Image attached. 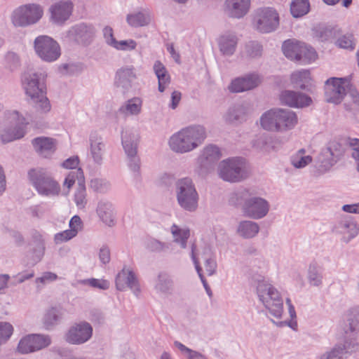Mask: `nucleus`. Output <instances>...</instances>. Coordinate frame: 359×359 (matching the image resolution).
<instances>
[{
	"instance_id": "f257e3e1",
	"label": "nucleus",
	"mask_w": 359,
	"mask_h": 359,
	"mask_svg": "<svg viewBox=\"0 0 359 359\" xmlns=\"http://www.w3.org/2000/svg\"><path fill=\"white\" fill-rule=\"evenodd\" d=\"M46 72L39 69L30 68L21 75L20 82L25 95L34 108L39 113L50 111L51 106L46 95Z\"/></svg>"
},
{
	"instance_id": "f03ea898",
	"label": "nucleus",
	"mask_w": 359,
	"mask_h": 359,
	"mask_svg": "<svg viewBox=\"0 0 359 359\" xmlns=\"http://www.w3.org/2000/svg\"><path fill=\"white\" fill-rule=\"evenodd\" d=\"M32 116L25 109H4L0 104V139L8 143L23 137Z\"/></svg>"
},
{
	"instance_id": "7ed1b4c3",
	"label": "nucleus",
	"mask_w": 359,
	"mask_h": 359,
	"mask_svg": "<svg viewBox=\"0 0 359 359\" xmlns=\"http://www.w3.org/2000/svg\"><path fill=\"white\" fill-rule=\"evenodd\" d=\"M206 137L205 128L202 125L193 124L173 133L168 140V145L173 152L183 154L198 148Z\"/></svg>"
},
{
	"instance_id": "20e7f679",
	"label": "nucleus",
	"mask_w": 359,
	"mask_h": 359,
	"mask_svg": "<svg viewBox=\"0 0 359 359\" xmlns=\"http://www.w3.org/2000/svg\"><path fill=\"white\" fill-rule=\"evenodd\" d=\"M256 292L259 301L274 318L280 319L283 313V300L278 290L267 280H257Z\"/></svg>"
},
{
	"instance_id": "39448f33",
	"label": "nucleus",
	"mask_w": 359,
	"mask_h": 359,
	"mask_svg": "<svg viewBox=\"0 0 359 359\" xmlns=\"http://www.w3.org/2000/svg\"><path fill=\"white\" fill-rule=\"evenodd\" d=\"M175 195L178 205L188 212H195L198 207L199 195L191 179L184 177L175 184Z\"/></svg>"
},
{
	"instance_id": "423d86ee",
	"label": "nucleus",
	"mask_w": 359,
	"mask_h": 359,
	"mask_svg": "<svg viewBox=\"0 0 359 359\" xmlns=\"http://www.w3.org/2000/svg\"><path fill=\"white\" fill-rule=\"evenodd\" d=\"M29 179L38 194L43 196H57L60 184L44 169H32L28 172Z\"/></svg>"
},
{
	"instance_id": "0eeeda50",
	"label": "nucleus",
	"mask_w": 359,
	"mask_h": 359,
	"mask_svg": "<svg viewBox=\"0 0 359 359\" xmlns=\"http://www.w3.org/2000/svg\"><path fill=\"white\" fill-rule=\"evenodd\" d=\"M43 8L37 4H27L15 8L11 15L15 27H25L37 23L43 17Z\"/></svg>"
},
{
	"instance_id": "6e6552de",
	"label": "nucleus",
	"mask_w": 359,
	"mask_h": 359,
	"mask_svg": "<svg viewBox=\"0 0 359 359\" xmlns=\"http://www.w3.org/2000/svg\"><path fill=\"white\" fill-rule=\"evenodd\" d=\"M219 177L224 181L238 182L248 176L245 164L240 158H229L222 161L217 166Z\"/></svg>"
},
{
	"instance_id": "1a4fd4ad",
	"label": "nucleus",
	"mask_w": 359,
	"mask_h": 359,
	"mask_svg": "<svg viewBox=\"0 0 359 359\" xmlns=\"http://www.w3.org/2000/svg\"><path fill=\"white\" fill-rule=\"evenodd\" d=\"M34 48L37 56L48 62L57 60L61 55L59 43L47 35L37 36L34 41Z\"/></svg>"
},
{
	"instance_id": "9d476101",
	"label": "nucleus",
	"mask_w": 359,
	"mask_h": 359,
	"mask_svg": "<svg viewBox=\"0 0 359 359\" xmlns=\"http://www.w3.org/2000/svg\"><path fill=\"white\" fill-rule=\"evenodd\" d=\"M279 25V15L277 11L271 7L259 8L256 10L254 16V26L262 33L275 31Z\"/></svg>"
},
{
	"instance_id": "9b49d317",
	"label": "nucleus",
	"mask_w": 359,
	"mask_h": 359,
	"mask_svg": "<svg viewBox=\"0 0 359 359\" xmlns=\"http://www.w3.org/2000/svg\"><path fill=\"white\" fill-rule=\"evenodd\" d=\"M122 144L128 156V165L130 170L138 174L140 169V160L137 156L138 134L133 131L122 132Z\"/></svg>"
},
{
	"instance_id": "f8f14e48",
	"label": "nucleus",
	"mask_w": 359,
	"mask_h": 359,
	"mask_svg": "<svg viewBox=\"0 0 359 359\" xmlns=\"http://www.w3.org/2000/svg\"><path fill=\"white\" fill-rule=\"evenodd\" d=\"M350 82L345 78L332 77L325 83V97L327 102L339 104L346 95Z\"/></svg>"
},
{
	"instance_id": "ddd939ff",
	"label": "nucleus",
	"mask_w": 359,
	"mask_h": 359,
	"mask_svg": "<svg viewBox=\"0 0 359 359\" xmlns=\"http://www.w3.org/2000/svg\"><path fill=\"white\" fill-rule=\"evenodd\" d=\"M50 344L51 339L48 335L30 334L20 339L16 350L20 354H28L45 348Z\"/></svg>"
},
{
	"instance_id": "4468645a",
	"label": "nucleus",
	"mask_w": 359,
	"mask_h": 359,
	"mask_svg": "<svg viewBox=\"0 0 359 359\" xmlns=\"http://www.w3.org/2000/svg\"><path fill=\"white\" fill-rule=\"evenodd\" d=\"M270 209L269 203L264 198L251 196L244 200L242 205L243 215L252 219H260L268 214Z\"/></svg>"
},
{
	"instance_id": "2eb2a0df",
	"label": "nucleus",
	"mask_w": 359,
	"mask_h": 359,
	"mask_svg": "<svg viewBox=\"0 0 359 359\" xmlns=\"http://www.w3.org/2000/svg\"><path fill=\"white\" fill-rule=\"evenodd\" d=\"M332 231L341 236L342 242L348 243L358 235L359 226L353 217L344 215L334 223Z\"/></svg>"
},
{
	"instance_id": "dca6fc26",
	"label": "nucleus",
	"mask_w": 359,
	"mask_h": 359,
	"mask_svg": "<svg viewBox=\"0 0 359 359\" xmlns=\"http://www.w3.org/2000/svg\"><path fill=\"white\" fill-rule=\"evenodd\" d=\"M95 29L93 26L80 23L72 27L65 34V39L69 42L88 45L93 39Z\"/></svg>"
},
{
	"instance_id": "f3484780",
	"label": "nucleus",
	"mask_w": 359,
	"mask_h": 359,
	"mask_svg": "<svg viewBox=\"0 0 359 359\" xmlns=\"http://www.w3.org/2000/svg\"><path fill=\"white\" fill-rule=\"evenodd\" d=\"M93 330L91 325L87 322L75 323L66 333L65 340L70 344H83L92 337Z\"/></svg>"
},
{
	"instance_id": "a211bd4d",
	"label": "nucleus",
	"mask_w": 359,
	"mask_h": 359,
	"mask_svg": "<svg viewBox=\"0 0 359 359\" xmlns=\"http://www.w3.org/2000/svg\"><path fill=\"white\" fill-rule=\"evenodd\" d=\"M115 283L116 289L119 291H124L128 287L136 297H138L141 293L138 280L133 271L129 267L124 266L118 273Z\"/></svg>"
},
{
	"instance_id": "6ab92c4d",
	"label": "nucleus",
	"mask_w": 359,
	"mask_h": 359,
	"mask_svg": "<svg viewBox=\"0 0 359 359\" xmlns=\"http://www.w3.org/2000/svg\"><path fill=\"white\" fill-rule=\"evenodd\" d=\"M262 82L261 76L255 72L236 78L231 82L229 90L232 93H241L257 88Z\"/></svg>"
},
{
	"instance_id": "aec40b11",
	"label": "nucleus",
	"mask_w": 359,
	"mask_h": 359,
	"mask_svg": "<svg viewBox=\"0 0 359 359\" xmlns=\"http://www.w3.org/2000/svg\"><path fill=\"white\" fill-rule=\"evenodd\" d=\"M250 6V0H225L224 12L230 18L241 19L249 13Z\"/></svg>"
},
{
	"instance_id": "412c9836",
	"label": "nucleus",
	"mask_w": 359,
	"mask_h": 359,
	"mask_svg": "<svg viewBox=\"0 0 359 359\" xmlns=\"http://www.w3.org/2000/svg\"><path fill=\"white\" fill-rule=\"evenodd\" d=\"M280 101L282 104L292 108H303L309 106L311 98L300 92L293 90H284L280 95Z\"/></svg>"
},
{
	"instance_id": "4be33fe9",
	"label": "nucleus",
	"mask_w": 359,
	"mask_h": 359,
	"mask_svg": "<svg viewBox=\"0 0 359 359\" xmlns=\"http://www.w3.org/2000/svg\"><path fill=\"white\" fill-rule=\"evenodd\" d=\"M72 8L70 1H60L52 5L49 8L50 20L57 24L63 23L69 18Z\"/></svg>"
},
{
	"instance_id": "5701e85b",
	"label": "nucleus",
	"mask_w": 359,
	"mask_h": 359,
	"mask_svg": "<svg viewBox=\"0 0 359 359\" xmlns=\"http://www.w3.org/2000/svg\"><path fill=\"white\" fill-rule=\"evenodd\" d=\"M89 142L90 155L93 162L97 165H101L106 150V145L102 137L96 133H92L90 135Z\"/></svg>"
},
{
	"instance_id": "b1692460",
	"label": "nucleus",
	"mask_w": 359,
	"mask_h": 359,
	"mask_svg": "<svg viewBox=\"0 0 359 359\" xmlns=\"http://www.w3.org/2000/svg\"><path fill=\"white\" fill-rule=\"evenodd\" d=\"M298 123L296 112L288 109L278 108V133H285L295 128Z\"/></svg>"
},
{
	"instance_id": "393cba45",
	"label": "nucleus",
	"mask_w": 359,
	"mask_h": 359,
	"mask_svg": "<svg viewBox=\"0 0 359 359\" xmlns=\"http://www.w3.org/2000/svg\"><path fill=\"white\" fill-rule=\"evenodd\" d=\"M219 51L224 56L233 55L237 48L238 39L234 33L226 32L218 39Z\"/></svg>"
},
{
	"instance_id": "a878e982",
	"label": "nucleus",
	"mask_w": 359,
	"mask_h": 359,
	"mask_svg": "<svg viewBox=\"0 0 359 359\" xmlns=\"http://www.w3.org/2000/svg\"><path fill=\"white\" fill-rule=\"evenodd\" d=\"M96 212L106 225L109 226L114 225L116 213L111 202L105 199L100 200L97 203Z\"/></svg>"
},
{
	"instance_id": "bb28decb",
	"label": "nucleus",
	"mask_w": 359,
	"mask_h": 359,
	"mask_svg": "<svg viewBox=\"0 0 359 359\" xmlns=\"http://www.w3.org/2000/svg\"><path fill=\"white\" fill-rule=\"evenodd\" d=\"M261 128L268 132L278 133V108L264 112L259 118Z\"/></svg>"
},
{
	"instance_id": "cd10ccee",
	"label": "nucleus",
	"mask_w": 359,
	"mask_h": 359,
	"mask_svg": "<svg viewBox=\"0 0 359 359\" xmlns=\"http://www.w3.org/2000/svg\"><path fill=\"white\" fill-rule=\"evenodd\" d=\"M81 219L78 215H74L69 221V229L57 233L54 236L56 244L67 242L74 238L81 229Z\"/></svg>"
},
{
	"instance_id": "c85d7f7f",
	"label": "nucleus",
	"mask_w": 359,
	"mask_h": 359,
	"mask_svg": "<svg viewBox=\"0 0 359 359\" xmlns=\"http://www.w3.org/2000/svg\"><path fill=\"white\" fill-rule=\"evenodd\" d=\"M32 142L37 154L44 158L52 155L56 149L55 140L50 137H36Z\"/></svg>"
},
{
	"instance_id": "c756f323",
	"label": "nucleus",
	"mask_w": 359,
	"mask_h": 359,
	"mask_svg": "<svg viewBox=\"0 0 359 359\" xmlns=\"http://www.w3.org/2000/svg\"><path fill=\"white\" fill-rule=\"evenodd\" d=\"M173 288V280L170 276L165 272L159 273L154 280L155 292L160 296L168 297L172 294Z\"/></svg>"
},
{
	"instance_id": "7c9ffc66",
	"label": "nucleus",
	"mask_w": 359,
	"mask_h": 359,
	"mask_svg": "<svg viewBox=\"0 0 359 359\" xmlns=\"http://www.w3.org/2000/svg\"><path fill=\"white\" fill-rule=\"evenodd\" d=\"M135 69L133 66L122 67L116 74V83L124 89L131 87L132 82L136 79Z\"/></svg>"
},
{
	"instance_id": "2f4dec72",
	"label": "nucleus",
	"mask_w": 359,
	"mask_h": 359,
	"mask_svg": "<svg viewBox=\"0 0 359 359\" xmlns=\"http://www.w3.org/2000/svg\"><path fill=\"white\" fill-rule=\"evenodd\" d=\"M343 329L346 334L359 332V308L351 309L344 314Z\"/></svg>"
},
{
	"instance_id": "473e14b6",
	"label": "nucleus",
	"mask_w": 359,
	"mask_h": 359,
	"mask_svg": "<svg viewBox=\"0 0 359 359\" xmlns=\"http://www.w3.org/2000/svg\"><path fill=\"white\" fill-rule=\"evenodd\" d=\"M220 156L219 148L215 145L209 144L202 150L198 161L202 166L208 168L215 163Z\"/></svg>"
},
{
	"instance_id": "72a5a7b5",
	"label": "nucleus",
	"mask_w": 359,
	"mask_h": 359,
	"mask_svg": "<svg viewBox=\"0 0 359 359\" xmlns=\"http://www.w3.org/2000/svg\"><path fill=\"white\" fill-rule=\"evenodd\" d=\"M259 231V224L252 220H243L238 224L236 227V233L244 239L255 238Z\"/></svg>"
},
{
	"instance_id": "f704fd0d",
	"label": "nucleus",
	"mask_w": 359,
	"mask_h": 359,
	"mask_svg": "<svg viewBox=\"0 0 359 359\" xmlns=\"http://www.w3.org/2000/svg\"><path fill=\"white\" fill-rule=\"evenodd\" d=\"M306 278L312 287H320L323 285V270L316 262L313 261L309 264Z\"/></svg>"
},
{
	"instance_id": "c9c22d12",
	"label": "nucleus",
	"mask_w": 359,
	"mask_h": 359,
	"mask_svg": "<svg viewBox=\"0 0 359 359\" xmlns=\"http://www.w3.org/2000/svg\"><path fill=\"white\" fill-rule=\"evenodd\" d=\"M303 43V42L292 40L284 41L282 46L284 55L291 60L298 61L300 58L299 55Z\"/></svg>"
},
{
	"instance_id": "e433bc0d",
	"label": "nucleus",
	"mask_w": 359,
	"mask_h": 359,
	"mask_svg": "<svg viewBox=\"0 0 359 359\" xmlns=\"http://www.w3.org/2000/svg\"><path fill=\"white\" fill-rule=\"evenodd\" d=\"M170 232L173 241L179 244L182 248L185 249L187 240L190 236V229L187 226H180L174 224L170 227Z\"/></svg>"
},
{
	"instance_id": "4c0bfd02",
	"label": "nucleus",
	"mask_w": 359,
	"mask_h": 359,
	"mask_svg": "<svg viewBox=\"0 0 359 359\" xmlns=\"http://www.w3.org/2000/svg\"><path fill=\"white\" fill-rule=\"evenodd\" d=\"M153 68L158 78V90L163 93L170 82V75L165 67L158 60L154 62Z\"/></svg>"
},
{
	"instance_id": "58836bf2",
	"label": "nucleus",
	"mask_w": 359,
	"mask_h": 359,
	"mask_svg": "<svg viewBox=\"0 0 359 359\" xmlns=\"http://www.w3.org/2000/svg\"><path fill=\"white\" fill-rule=\"evenodd\" d=\"M142 100L135 97L127 100L120 108L119 112L126 116H137L141 113Z\"/></svg>"
},
{
	"instance_id": "ea45409f",
	"label": "nucleus",
	"mask_w": 359,
	"mask_h": 359,
	"mask_svg": "<svg viewBox=\"0 0 359 359\" xmlns=\"http://www.w3.org/2000/svg\"><path fill=\"white\" fill-rule=\"evenodd\" d=\"M150 20L149 13L146 10L130 13L126 17L127 22L133 27L146 26L150 22Z\"/></svg>"
},
{
	"instance_id": "a19ab883",
	"label": "nucleus",
	"mask_w": 359,
	"mask_h": 359,
	"mask_svg": "<svg viewBox=\"0 0 359 359\" xmlns=\"http://www.w3.org/2000/svg\"><path fill=\"white\" fill-rule=\"evenodd\" d=\"M310 4L309 0H292L290 4V12L295 18H301L309 12Z\"/></svg>"
},
{
	"instance_id": "79ce46f5",
	"label": "nucleus",
	"mask_w": 359,
	"mask_h": 359,
	"mask_svg": "<svg viewBox=\"0 0 359 359\" xmlns=\"http://www.w3.org/2000/svg\"><path fill=\"white\" fill-rule=\"evenodd\" d=\"M336 29L332 26L318 25L313 29V34L321 41H327L335 36Z\"/></svg>"
},
{
	"instance_id": "37998d69",
	"label": "nucleus",
	"mask_w": 359,
	"mask_h": 359,
	"mask_svg": "<svg viewBox=\"0 0 359 359\" xmlns=\"http://www.w3.org/2000/svg\"><path fill=\"white\" fill-rule=\"evenodd\" d=\"M290 79L295 87L304 89L311 80L310 72L306 69L294 72L291 74Z\"/></svg>"
},
{
	"instance_id": "c03bdc74",
	"label": "nucleus",
	"mask_w": 359,
	"mask_h": 359,
	"mask_svg": "<svg viewBox=\"0 0 359 359\" xmlns=\"http://www.w3.org/2000/svg\"><path fill=\"white\" fill-rule=\"evenodd\" d=\"M252 147L263 154H269L274 149L271 139L265 135L255 138L252 141Z\"/></svg>"
},
{
	"instance_id": "a18cd8bd",
	"label": "nucleus",
	"mask_w": 359,
	"mask_h": 359,
	"mask_svg": "<svg viewBox=\"0 0 359 359\" xmlns=\"http://www.w3.org/2000/svg\"><path fill=\"white\" fill-rule=\"evenodd\" d=\"M90 188L99 194H107L111 188V183L105 178L95 177L90 181Z\"/></svg>"
},
{
	"instance_id": "49530a36",
	"label": "nucleus",
	"mask_w": 359,
	"mask_h": 359,
	"mask_svg": "<svg viewBox=\"0 0 359 359\" xmlns=\"http://www.w3.org/2000/svg\"><path fill=\"white\" fill-rule=\"evenodd\" d=\"M290 161L294 168H302L311 163L312 158L305 155V150L302 149L291 156Z\"/></svg>"
},
{
	"instance_id": "de8ad7c7",
	"label": "nucleus",
	"mask_w": 359,
	"mask_h": 359,
	"mask_svg": "<svg viewBox=\"0 0 359 359\" xmlns=\"http://www.w3.org/2000/svg\"><path fill=\"white\" fill-rule=\"evenodd\" d=\"M299 57V62L304 65L310 64L316 61L318 58V54L313 48L304 43Z\"/></svg>"
},
{
	"instance_id": "09e8293b",
	"label": "nucleus",
	"mask_w": 359,
	"mask_h": 359,
	"mask_svg": "<svg viewBox=\"0 0 359 359\" xmlns=\"http://www.w3.org/2000/svg\"><path fill=\"white\" fill-rule=\"evenodd\" d=\"M191 259L194 264V266H195V269L198 274V276L203 285V287L207 292V294H208L209 297H211L212 296V291H211V289L210 287H209L205 278H204L203 273H202V269L200 266V263H199V261L196 257V245L194 243H193L191 245Z\"/></svg>"
},
{
	"instance_id": "8fccbe9b",
	"label": "nucleus",
	"mask_w": 359,
	"mask_h": 359,
	"mask_svg": "<svg viewBox=\"0 0 359 359\" xmlns=\"http://www.w3.org/2000/svg\"><path fill=\"white\" fill-rule=\"evenodd\" d=\"M327 156H331L338 161L343 156L344 149L343 146L337 141H330L327 147L322 149Z\"/></svg>"
},
{
	"instance_id": "3c124183",
	"label": "nucleus",
	"mask_w": 359,
	"mask_h": 359,
	"mask_svg": "<svg viewBox=\"0 0 359 359\" xmlns=\"http://www.w3.org/2000/svg\"><path fill=\"white\" fill-rule=\"evenodd\" d=\"M174 345L179 349L181 353L186 359H208V357L203 353L192 350L178 341L174 342Z\"/></svg>"
},
{
	"instance_id": "603ef678",
	"label": "nucleus",
	"mask_w": 359,
	"mask_h": 359,
	"mask_svg": "<svg viewBox=\"0 0 359 359\" xmlns=\"http://www.w3.org/2000/svg\"><path fill=\"white\" fill-rule=\"evenodd\" d=\"M337 161V159L330 155H325V153L321 151L318 156V168L320 171L325 172L330 170Z\"/></svg>"
},
{
	"instance_id": "864d4df0",
	"label": "nucleus",
	"mask_w": 359,
	"mask_h": 359,
	"mask_svg": "<svg viewBox=\"0 0 359 359\" xmlns=\"http://www.w3.org/2000/svg\"><path fill=\"white\" fill-rule=\"evenodd\" d=\"M60 318V311L57 308L52 307L46 311V313L44 314L43 321L44 325L47 328H49L57 324Z\"/></svg>"
},
{
	"instance_id": "5fc2aeb1",
	"label": "nucleus",
	"mask_w": 359,
	"mask_h": 359,
	"mask_svg": "<svg viewBox=\"0 0 359 359\" xmlns=\"http://www.w3.org/2000/svg\"><path fill=\"white\" fill-rule=\"evenodd\" d=\"M83 179L84 176L83 170L81 168H77L68 173L63 182V186L69 191L74 184L76 180H78L79 183L83 182Z\"/></svg>"
},
{
	"instance_id": "6e6d98bb",
	"label": "nucleus",
	"mask_w": 359,
	"mask_h": 359,
	"mask_svg": "<svg viewBox=\"0 0 359 359\" xmlns=\"http://www.w3.org/2000/svg\"><path fill=\"white\" fill-rule=\"evenodd\" d=\"M74 202L80 209L84 208L87 204L86 189L83 182L78 183V187L74 194Z\"/></svg>"
},
{
	"instance_id": "4d7b16f0",
	"label": "nucleus",
	"mask_w": 359,
	"mask_h": 359,
	"mask_svg": "<svg viewBox=\"0 0 359 359\" xmlns=\"http://www.w3.org/2000/svg\"><path fill=\"white\" fill-rule=\"evenodd\" d=\"M244 114V108L243 106H234L228 110L226 114L224 115V119L229 123L239 121L243 119Z\"/></svg>"
},
{
	"instance_id": "13d9d810",
	"label": "nucleus",
	"mask_w": 359,
	"mask_h": 359,
	"mask_svg": "<svg viewBox=\"0 0 359 359\" xmlns=\"http://www.w3.org/2000/svg\"><path fill=\"white\" fill-rule=\"evenodd\" d=\"M245 53L251 58H258L262 55V45L255 41H249L245 45Z\"/></svg>"
},
{
	"instance_id": "bf43d9fd",
	"label": "nucleus",
	"mask_w": 359,
	"mask_h": 359,
	"mask_svg": "<svg viewBox=\"0 0 359 359\" xmlns=\"http://www.w3.org/2000/svg\"><path fill=\"white\" fill-rule=\"evenodd\" d=\"M144 245L148 250L153 252H161L168 248L166 243L154 238L147 239Z\"/></svg>"
},
{
	"instance_id": "052dcab7",
	"label": "nucleus",
	"mask_w": 359,
	"mask_h": 359,
	"mask_svg": "<svg viewBox=\"0 0 359 359\" xmlns=\"http://www.w3.org/2000/svg\"><path fill=\"white\" fill-rule=\"evenodd\" d=\"M341 346H333L330 350L320 354L318 359H343V350Z\"/></svg>"
},
{
	"instance_id": "680f3d73",
	"label": "nucleus",
	"mask_w": 359,
	"mask_h": 359,
	"mask_svg": "<svg viewBox=\"0 0 359 359\" xmlns=\"http://www.w3.org/2000/svg\"><path fill=\"white\" fill-rule=\"evenodd\" d=\"M80 283L82 285H88L92 287L98 288L103 290L109 289L110 286L109 282L107 280L97 278L84 279L80 280Z\"/></svg>"
},
{
	"instance_id": "e2e57ef3",
	"label": "nucleus",
	"mask_w": 359,
	"mask_h": 359,
	"mask_svg": "<svg viewBox=\"0 0 359 359\" xmlns=\"http://www.w3.org/2000/svg\"><path fill=\"white\" fill-rule=\"evenodd\" d=\"M13 332L11 324L7 322H0V346L6 343Z\"/></svg>"
},
{
	"instance_id": "0e129e2a",
	"label": "nucleus",
	"mask_w": 359,
	"mask_h": 359,
	"mask_svg": "<svg viewBox=\"0 0 359 359\" xmlns=\"http://www.w3.org/2000/svg\"><path fill=\"white\" fill-rule=\"evenodd\" d=\"M137 47V42L133 39L121 40L114 46L113 48L120 51H132Z\"/></svg>"
},
{
	"instance_id": "69168bd1",
	"label": "nucleus",
	"mask_w": 359,
	"mask_h": 359,
	"mask_svg": "<svg viewBox=\"0 0 359 359\" xmlns=\"http://www.w3.org/2000/svg\"><path fill=\"white\" fill-rule=\"evenodd\" d=\"M337 44L342 48L353 49L354 48L353 36L352 34H345L338 39Z\"/></svg>"
},
{
	"instance_id": "338daca9",
	"label": "nucleus",
	"mask_w": 359,
	"mask_h": 359,
	"mask_svg": "<svg viewBox=\"0 0 359 359\" xmlns=\"http://www.w3.org/2000/svg\"><path fill=\"white\" fill-rule=\"evenodd\" d=\"M102 34L105 43L108 46L113 48L115 43L117 42V40L114 36L113 29L109 26H106L102 29Z\"/></svg>"
},
{
	"instance_id": "774afa93",
	"label": "nucleus",
	"mask_w": 359,
	"mask_h": 359,
	"mask_svg": "<svg viewBox=\"0 0 359 359\" xmlns=\"http://www.w3.org/2000/svg\"><path fill=\"white\" fill-rule=\"evenodd\" d=\"M348 144L351 149V156L356 162L359 161V139L349 138Z\"/></svg>"
}]
</instances>
